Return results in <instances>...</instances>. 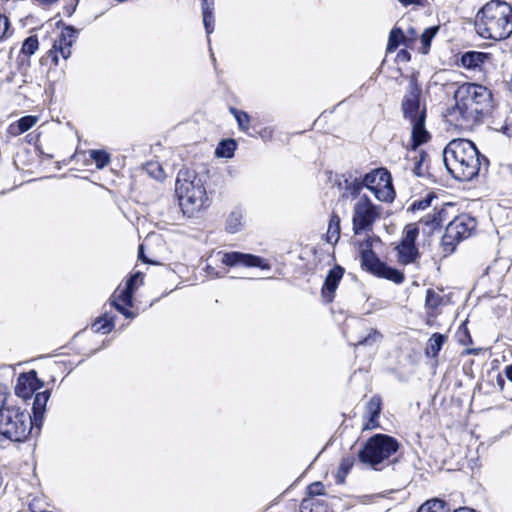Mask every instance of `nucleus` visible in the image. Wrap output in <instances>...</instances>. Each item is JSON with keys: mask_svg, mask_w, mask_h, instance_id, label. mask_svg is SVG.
Returning a JSON list of instances; mask_svg holds the SVG:
<instances>
[{"mask_svg": "<svg viewBox=\"0 0 512 512\" xmlns=\"http://www.w3.org/2000/svg\"><path fill=\"white\" fill-rule=\"evenodd\" d=\"M455 106L449 109L447 121L460 129H471L494 108L492 92L477 83H463L454 92Z\"/></svg>", "mask_w": 512, "mask_h": 512, "instance_id": "f257e3e1", "label": "nucleus"}, {"mask_svg": "<svg viewBox=\"0 0 512 512\" xmlns=\"http://www.w3.org/2000/svg\"><path fill=\"white\" fill-rule=\"evenodd\" d=\"M447 171L459 181H470L478 175L482 162L475 144L463 138L451 140L443 150Z\"/></svg>", "mask_w": 512, "mask_h": 512, "instance_id": "f03ea898", "label": "nucleus"}, {"mask_svg": "<svg viewBox=\"0 0 512 512\" xmlns=\"http://www.w3.org/2000/svg\"><path fill=\"white\" fill-rule=\"evenodd\" d=\"M475 28L483 38L507 39L512 34V5L502 0L487 2L476 15Z\"/></svg>", "mask_w": 512, "mask_h": 512, "instance_id": "7ed1b4c3", "label": "nucleus"}, {"mask_svg": "<svg viewBox=\"0 0 512 512\" xmlns=\"http://www.w3.org/2000/svg\"><path fill=\"white\" fill-rule=\"evenodd\" d=\"M175 192L184 215L194 213L208 206L209 198L202 179L194 170L180 169L175 183Z\"/></svg>", "mask_w": 512, "mask_h": 512, "instance_id": "20e7f679", "label": "nucleus"}, {"mask_svg": "<svg viewBox=\"0 0 512 512\" xmlns=\"http://www.w3.org/2000/svg\"><path fill=\"white\" fill-rule=\"evenodd\" d=\"M32 430L31 415L18 407H6L0 412V434L13 442H22Z\"/></svg>", "mask_w": 512, "mask_h": 512, "instance_id": "39448f33", "label": "nucleus"}, {"mask_svg": "<svg viewBox=\"0 0 512 512\" xmlns=\"http://www.w3.org/2000/svg\"><path fill=\"white\" fill-rule=\"evenodd\" d=\"M399 448L398 441L386 434L372 436L359 452V459L363 463L376 466L396 453Z\"/></svg>", "mask_w": 512, "mask_h": 512, "instance_id": "423d86ee", "label": "nucleus"}, {"mask_svg": "<svg viewBox=\"0 0 512 512\" xmlns=\"http://www.w3.org/2000/svg\"><path fill=\"white\" fill-rule=\"evenodd\" d=\"M476 219L469 214H461L449 222L442 237L441 244L445 253H452L457 244L470 237L476 229Z\"/></svg>", "mask_w": 512, "mask_h": 512, "instance_id": "0eeeda50", "label": "nucleus"}, {"mask_svg": "<svg viewBox=\"0 0 512 512\" xmlns=\"http://www.w3.org/2000/svg\"><path fill=\"white\" fill-rule=\"evenodd\" d=\"M360 258L362 267L370 273L388 279L396 284H400L404 281L402 272L380 261L372 251V242L369 239L362 242L360 245Z\"/></svg>", "mask_w": 512, "mask_h": 512, "instance_id": "6e6552de", "label": "nucleus"}, {"mask_svg": "<svg viewBox=\"0 0 512 512\" xmlns=\"http://www.w3.org/2000/svg\"><path fill=\"white\" fill-rule=\"evenodd\" d=\"M380 217V208L372 203L367 195H361L353 207L352 225L354 234L372 228L374 222Z\"/></svg>", "mask_w": 512, "mask_h": 512, "instance_id": "1a4fd4ad", "label": "nucleus"}, {"mask_svg": "<svg viewBox=\"0 0 512 512\" xmlns=\"http://www.w3.org/2000/svg\"><path fill=\"white\" fill-rule=\"evenodd\" d=\"M143 276L141 272H136L126 281L123 289L117 288L110 297V304L126 318L135 317L130 308L133 306V294L136 290V283L138 280L142 282Z\"/></svg>", "mask_w": 512, "mask_h": 512, "instance_id": "9d476101", "label": "nucleus"}, {"mask_svg": "<svg viewBox=\"0 0 512 512\" xmlns=\"http://www.w3.org/2000/svg\"><path fill=\"white\" fill-rule=\"evenodd\" d=\"M217 256L219 257V261L229 267H237V266H244V267H259L263 270L270 269V266L268 263L265 262L264 259L261 257L248 254V253H242V252H222L219 251L217 253Z\"/></svg>", "mask_w": 512, "mask_h": 512, "instance_id": "9b49d317", "label": "nucleus"}, {"mask_svg": "<svg viewBox=\"0 0 512 512\" xmlns=\"http://www.w3.org/2000/svg\"><path fill=\"white\" fill-rule=\"evenodd\" d=\"M77 30L68 26L64 28L61 34L54 40L50 54L53 61L57 64L59 56L64 60L68 59L71 55V48L76 39Z\"/></svg>", "mask_w": 512, "mask_h": 512, "instance_id": "f8f14e48", "label": "nucleus"}, {"mask_svg": "<svg viewBox=\"0 0 512 512\" xmlns=\"http://www.w3.org/2000/svg\"><path fill=\"white\" fill-rule=\"evenodd\" d=\"M420 89L415 83H410L402 102L404 117L409 121L425 118V109L420 108Z\"/></svg>", "mask_w": 512, "mask_h": 512, "instance_id": "ddd939ff", "label": "nucleus"}, {"mask_svg": "<svg viewBox=\"0 0 512 512\" xmlns=\"http://www.w3.org/2000/svg\"><path fill=\"white\" fill-rule=\"evenodd\" d=\"M406 159V169H410L415 176L425 177L428 174L429 156L425 151L413 148Z\"/></svg>", "mask_w": 512, "mask_h": 512, "instance_id": "4468645a", "label": "nucleus"}, {"mask_svg": "<svg viewBox=\"0 0 512 512\" xmlns=\"http://www.w3.org/2000/svg\"><path fill=\"white\" fill-rule=\"evenodd\" d=\"M38 382L39 380L35 371H31L27 374H21L15 386V394L24 400L32 398L36 390L39 388Z\"/></svg>", "mask_w": 512, "mask_h": 512, "instance_id": "2eb2a0df", "label": "nucleus"}, {"mask_svg": "<svg viewBox=\"0 0 512 512\" xmlns=\"http://www.w3.org/2000/svg\"><path fill=\"white\" fill-rule=\"evenodd\" d=\"M338 187L342 199H358L363 189L360 178L353 175L343 176V179L338 182Z\"/></svg>", "mask_w": 512, "mask_h": 512, "instance_id": "dca6fc26", "label": "nucleus"}, {"mask_svg": "<svg viewBox=\"0 0 512 512\" xmlns=\"http://www.w3.org/2000/svg\"><path fill=\"white\" fill-rule=\"evenodd\" d=\"M343 274L344 269L341 266H335L328 272L322 288V296L327 302H331L334 299L335 291Z\"/></svg>", "mask_w": 512, "mask_h": 512, "instance_id": "f3484780", "label": "nucleus"}, {"mask_svg": "<svg viewBox=\"0 0 512 512\" xmlns=\"http://www.w3.org/2000/svg\"><path fill=\"white\" fill-rule=\"evenodd\" d=\"M381 412V398L379 396H373L366 404L365 416L367 422L363 428L365 430H371L379 426L378 418Z\"/></svg>", "mask_w": 512, "mask_h": 512, "instance_id": "a211bd4d", "label": "nucleus"}, {"mask_svg": "<svg viewBox=\"0 0 512 512\" xmlns=\"http://www.w3.org/2000/svg\"><path fill=\"white\" fill-rule=\"evenodd\" d=\"M372 192L379 201H393L395 198V191L393 188L391 175H389L388 179H385L383 180V182L378 183V185L375 186Z\"/></svg>", "mask_w": 512, "mask_h": 512, "instance_id": "6ab92c4d", "label": "nucleus"}, {"mask_svg": "<svg viewBox=\"0 0 512 512\" xmlns=\"http://www.w3.org/2000/svg\"><path fill=\"white\" fill-rule=\"evenodd\" d=\"M34 400L32 404V411L34 416V421L37 423L41 421L46 410V404L50 397V392L48 390L35 393L33 395Z\"/></svg>", "mask_w": 512, "mask_h": 512, "instance_id": "aec40b11", "label": "nucleus"}, {"mask_svg": "<svg viewBox=\"0 0 512 512\" xmlns=\"http://www.w3.org/2000/svg\"><path fill=\"white\" fill-rule=\"evenodd\" d=\"M396 250L398 262L403 265L411 264L419 257V252L416 246L399 243Z\"/></svg>", "mask_w": 512, "mask_h": 512, "instance_id": "412c9836", "label": "nucleus"}, {"mask_svg": "<svg viewBox=\"0 0 512 512\" xmlns=\"http://www.w3.org/2000/svg\"><path fill=\"white\" fill-rule=\"evenodd\" d=\"M390 173L386 169H376L367 173L363 178H360L363 187H366L371 192L383 180L389 178Z\"/></svg>", "mask_w": 512, "mask_h": 512, "instance_id": "4be33fe9", "label": "nucleus"}, {"mask_svg": "<svg viewBox=\"0 0 512 512\" xmlns=\"http://www.w3.org/2000/svg\"><path fill=\"white\" fill-rule=\"evenodd\" d=\"M410 123L412 125L413 147L417 148L419 145L426 142L429 138V133L425 129V118L410 121Z\"/></svg>", "mask_w": 512, "mask_h": 512, "instance_id": "5701e85b", "label": "nucleus"}, {"mask_svg": "<svg viewBox=\"0 0 512 512\" xmlns=\"http://www.w3.org/2000/svg\"><path fill=\"white\" fill-rule=\"evenodd\" d=\"M38 121L37 116L27 115L21 117L18 121L9 126V133L13 136H19L22 133L31 129Z\"/></svg>", "mask_w": 512, "mask_h": 512, "instance_id": "b1692460", "label": "nucleus"}, {"mask_svg": "<svg viewBox=\"0 0 512 512\" xmlns=\"http://www.w3.org/2000/svg\"><path fill=\"white\" fill-rule=\"evenodd\" d=\"M488 58L486 53L469 51L462 55L461 64L467 69L479 67Z\"/></svg>", "mask_w": 512, "mask_h": 512, "instance_id": "393cba45", "label": "nucleus"}, {"mask_svg": "<svg viewBox=\"0 0 512 512\" xmlns=\"http://www.w3.org/2000/svg\"><path fill=\"white\" fill-rule=\"evenodd\" d=\"M340 238V217L333 213L330 217L326 241L332 245H335Z\"/></svg>", "mask_w": 512, "mask_h": 512, "instance_id": "a878e982", "label": "nucleus"}, {"mask_svg": "<svg viewBox=\"0 0 512 512\" xmlns=\"http://www.w3.org/2000/svg\"><path fill=\"white\" fill-rule=\"evenodd\" d=\"M401 44L408 48L410 47V44L405 40L404 31H402L400 28H393L389 34L387 51L392 52L396 50Z\"/></svg>", "mask_w": 512, "mask_h": 512, "instance_id": "bb28decb", "label": "nucleus"}, {"mask_svg": "<svg viewBox=\"0 0 512 512\" xmlns=\"http://www.w3.org/2000/svg\"><path fill=\"white\" fill-rule=\"evenodd\" d=\"M439 31V26H431L426 28L420 36L421 46L419 52L427 54L430 50L432 39L436 36Z\"/></svg>", "mask_w": 512, "mask_h": 512, "instance_id": "cd10ccee", "label": "nucleus"}, {"mask_svg": "<svg viewBox=\"0 0 512 512\" xmlns=\"http://www.w3.org/2000/svg\"><path fill=\"white\" fill-rule=\"evenodd\" d=\"M445 341V336L440 333H434L430 337L428 341V345L426 348V354L428 356L436 357L440 350L442 349V346Z\"/></svg>", "mask_w": 512, "mask_h": 512, "instance_id": "c85d7f7f", "label": "nucleus"}, {"mask_svg": "<svg viewBox=\"0 0 512 512\" xmlns=\"http://www.w3.org/2000/svg\"><path fill=\"white\" fill-rule=\"evenodd\" d=\"M300 512H327V507L318 499L307 497L300 504Z\"/></svg>", "mask_w": 512, "mask_h": 512, "instance_id": "c756f323", "label": "nucleus"}, {"mask_svg": "<svg viewBox=\"0 0 512 512\" xmlns=\"http://www.w3.org/2000/svg\"><path fill=\"white\" fill-rule=\"evenodd\" d=\"M93 328L96 332L107 334L114 328V317L109 314H104L99 317L93 324Z\"/></svg>", "mask_w": 512, "mask_h": 512, "instance_id": "7c9ffc66", "label": "nucleus"}, {"mask_svg": "<svg viewBox=\"0 0 512 512\" xmlns=\"http://www.w3.org/2000/svg\"><path fill=\"white\" fill-rule=\"evenodd\" d=\"M237 148L236 141L233 139L223 140L216 148V155L218 157L231 158Z\"/></svg>", "mask_w": 512, "mask_h": 512, "instance_id": "2f4dec72", "label": "nucleus"}, {"mask_svg": "<svg viewBox=\"0 0 512 512\" xmlns=\"http://www.w3.org/2000/svg\"><path fill=\"white\" fill-rule=\"evenodd\" d=\"M243 215L239 211H233L229 214L226 221V230L229 233H236L242 227Z\"/></svg>", "mask_w": 512, "mask_h": 512, "instance_id": "473e14b6", "label": "nucleus"}, {"mask_svg": "<svg viewBox=\"0 0 512 512\" xmlns=\"http://www.w3.org/2000/svg\"><path fill=\"white\" fill-rule=\"evenodd\" d=\"M440 216L441 213H436L433 209L432 212L423 216L419 223L427 227L429 232L434 231L435 229L440 227Z\"/></svg>", "mask_w": 512, "mask_h": 512, "instance_id": "72a5a7b5", "label": "nucleus"}, {"mask_svg": "<svg viewBox=\"0 0 512 512\" xmlns=\"http://www.w3.org/2000/svg\"><path fill=\"white\" fill-rule=\"evenodd\" d=\"M230 113L235 117L240 130L247 132L249 130L250 116L248 113L242 110H238L234 107L229 109Z\"/></svg>", "mask_w": 512, "mask_h": 512, "instance_id": "f704fd0d", "label": "nucleus"}, {"mask_svg": "<svg viewBox=\"0 0 512 512\" xmlns=\"http://www.w3.org/2000/svg\"><path fill=\"white\" fill-rule=\"evenodd\" d=\"M419 229L414 225H407L403 232V237L400 241L402 244L416 246L415 242L418 238Z\"/></svg>", "mask_w": 512, "mask_h": 512, "instance_id": "c9c22d12", "label": "nucleus"}, {"mask_svg": "<svg viewBox=\"0 0 512 512\" xmlns=\"http://www.w3.org/2000/svg\"><path fill=\"white\" fill-rule=\"evenodd\" d=\"M89 154L98 169H103L110 163V155L104 150H90Z\"/></svg>", "mask_w": 512, "mask_h": 512, "instance_id": "e433bc0d", "label": "nucleus"}, {"mask_svg": "<svg viewBox=\"0 0 512 512\" xmlns=\"http://www.w3.org/2000/svg\"><path fill=\"white\" fill-rule=\"evenodd\" d=\"M354 465L353 457H345L341 460L338 472H337V482L343 483L346 475L349 473L351 468Z\"/></svg>", "mask_w": 512, "mask_h": 512, "instance_id": "4c0bfd02", "label": "nucleus"}, {"mask_svg": "<svg viewBox=\"0 0 512 512\" xmlns=\"http://www.w3.org/2000/svg\"><path fill=\"white\" fill-rule=\"evenodd\" d=\"M203 24L207 34H211L214 30L213 7L202 6Z\"/></svg>", "mask_w": 512, "mask_h": 512, "instance_id": "58836bf2", "label": "nucleus"}, {"mask_svg": "<svg viewBox=\"0 0 512 512\" xmlns=\"http://www.w3.org/2000/svg\"><path fill=\"white\" fill-rule=\"evenodd\" d=\"M442 303V296L432 290L428 289L426 292V298H425V304L430 309H436L438 306H440Z\"/></svg>", "mask_w": 512, "mask_h": 512, "instance_id": "ea45409f", "label": "nucleus"}, {"mask_svg": "<svg viewBox=\"0 0 512 512\" xmlns=\"http://www.w3.org/2000/svg\"><path fill=\"white\" fill-rule=\"evenodd\" d=\"M38 39L35 36H30L23 42L21 52L25 55L31 56L38 49Z\"/></svg>", "mask_w": 512, "mask_h": 512, "instance_id": "a19ab883", "label": "nucleus"}, {"mask_svg": "<svg viewBox=\"0 0 512 512\" xmlns=\"http://www.w3.org/2000/svg\"><path fill=\"white\" fill-rule=\"evenodd\" d=\"M435 198L436 197L433 194H428L426 197L422 199L415 200L411 204L409 209L412 211L425 210L431 206V203Z\"/></svg>", "mask_w": 512, "mask_h": 512, "instance_id": "79ce46f5", "label": "nucleus"}, {"mask_svg": "<svg viewBox=\"0 0 512 512\" xmlns=\"http://www.w3.org/2000/svg\"><path fill=\"white\" fill-rule=\"evenodd\" d=\"M325 488L322 482H314L307 487V493L309 497L315 498V496L323 495Z\"/></svg>", "mask_w": 512, "mask_h": 512, "instance_id": "37998d69", "label": "nucleus"}, {"mask_svg": "<svg viewBox=\"0 0 512 512\" xmlns=\"http://www.w3.org/2000/svg\"><path fill=\"white\" fill-rule=\"evenodd\" d=\"M454 205L452 203H447L443 205L442 207H434V210L436 213H441L440 216V226L443 224L444 221H446L449 217V210L453 209Z\"/></svg>", "mask_w": 512, "mask_h": 512, "instance_id": "c03bdc74", "label": "nucleus"}, {"mask_svg": "<svg viewBox=\"0 0 512 512\" xmlns=\"http://www.w3.org/2000/svg\"><path fill=\"white\" fill-rule=\"evenodd\" d=\"M380 338V333L377 330H371L370 333L360 340L357 345H371L373 342H376Z\"/></svg>", "mask_w": 512, "mask_h": 512, "instance_id": "a18cd8bd", "label": "nucleus"}, {"mask_svg": "<svg viewBox=\"0 0 512 512\" xmlns=\"http://www.w3.org/2000/svg\"><path fill=\"white\" fill-rule=\"evenodd\" d=\"M9 20L0 12V40L4 39L8 33Z\"/></svg>", "mask_w": 512, "mask_h": 512, "instance_id": "49530a36", "label": "nucleus"}, {"mask_svg": "<svg viewBox=\"0 0 512 512\" xmlns=\"http://www.w3.org/2000/svg\"><path fill=\"white\" fill-rule=\"evenodd\" d=\"M404 35L406 42L410 44L409 48H412L418 37L417 31L414 28H408Z\"/></svg>", "mask_w": 512, "mask_h": 512, "instance_id": "de8ad7c7", "label": "nucleus"}, {"mask_svg": "<svg viewBox=\"0 0 512 512\" xmlns=\"http://www.w3.org/2000/svg\"><path fill=\"white\" fill-rule=\"evenodd\" d=\"M440 505L434 500H428L420 506L418 512H430V509L439 508Z\"/></svg>", "mask_w": 512, "mask_h": 512, "instance_id": "09e8293b", "label": "nucleus"}, {"mask_svg": "<svg viewBox=\"0 0 512 512\" xmlns=\"http://www.w3.org/2000/svg\"><path fill=\"white\" fill-rule=\"evenodd\" d=\"M149 172L157 179L162 178V168L158 164H149Z\"/></svg>", "mask_w": 512, "mask_h": 512, "instance_id": "8fccbe9b", "label": "nucleus"}, {"mask_svg": "<svg viewBox=\"0 0 512 512\" xmlns=\"http://www.w3.org/2000/svg\"><path fill=\"white\" fill-rule=\"evenodd\" d=\"M434 501H436L440 507L439 508H433V509H430V512H448V510L446 509L445 507V502L440 500V499H433Z\"/></svg>", "mask_w": 512, "mask_h": 512, "instance_id": "3c124183", "label": "nucleus"}, {"mask_svg": "<svg viewBox=\"0 0 512 512\" xmlns=\"http://www.w3.org/2000/svg\"><path fill=\"white\" fill-rule=\"evenodd\" d=\"M138 257H139V259H141V260H142L143 262H145V263H151V264L155 263L154 261H152V260H150V259H148V258H146V257H145V255H144V247H143V245H140V246H139V249H138Z\"/></svg>", "mask_w": 512, "mask_h": 512, "instance_id": "603ef678", "label": "nucleus"}, {"mask_svg": "<svg viewBox=\"0 0 512 512\" xmlns=\"http://www.w3.org/2000/svg\"><path fill=\"white\" fill-rule=\"evenodd\" d=\"M402 5L408 6V5H419L421 4L422 0H398Z\"/></svg>", "mask_w": 512, "mask_h": 512, "instance_id": "864d4df0", "label": "nucleus"}, {"mask_svg": "<svg viewBox=\"0 0 512 512\" xmlns=\"http://www.w3.org/2000/svg\"><path fill=\"white\" fill-rule=\"evenodd\" d=\"M398 58L402 60L409 61L410 60V54L406 50H401L398 53Z\"/></svg>", "mask_w": 512, "mask_h": 512, "instance_id": "5fc2aeb1", "label": "nucleus"}, {"mask_svg": "<svg viewBox=\"0 0 512 512\" xmlns=\"http://www.w3.org/2000/svg\"><path fill=\"white\" fill-rule=\"evenodd\" d=\"M505 375L512 382V364L505 368Z\"/></svg>", "mask_w": 512, "mask_h": 512, "instance_id": "6e6d98bb", "label": "nucleus"}, {"mask_svg": "<svg viewBox=\"0 0 512 512\" xmlns=\"http://www.w3.org/2000/svg\"><path fill=\"white\" fill-rule=\"evenodd\" d=\"M5 394L0 391V412L4 409Z\"/></svg>", "mask_w": 512, "mask_h": 512, "instance_id": "4d7b16f0", "label": "nucleus"}, {"mask_svg": "<svg viewBox=\"0 0 512 512\" xmlns=\"http://www.w3.org/2000/svg\"><path fill=\"white\" fill-rule=\"evenodd\" d=\"M202 6L214 7V0H201Z\"/></svg>", "mask_w": 512, "mask_h": 512, "instance_id": "13d9d810", "label": "nucleus"}, {"mask_svg": "<svg viewBox=\"0 0 512 512\" xmlns=\"http://www.w3.org/2000/svg\"><path fill=\"white\" fill-rule=\"evenodd\" d=\"M498 383H499L501 386H503V384H504V379H503V378H501V377H498Z\"/></svg>", "mask_w": 512, "mask_h": 512, "instance_id": "bf43d9fd", "label": "nucleus"}]
</instances>
